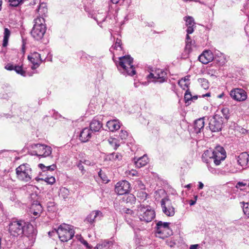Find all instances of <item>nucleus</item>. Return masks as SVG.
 <instances>
[{
    "label": "nucleus",
    "mask_w": 249,
    "mask_h": 249,
    "mask_svg": "<svg viewBox=\"0 0 249 249\" xmlns=\"http://www.w3.org/2000/svg\"><path fill=\"white\" fill-rule=\"evenodd\" d=\"M191 45H192V40L191 39L189 36V35H186V46L185 47V51L189 53L191 51Z\"/></svg>",
    "instance_id": "obj_30"
},
{
    "label": "nucleus",
    "mask_w": 249,
    "mask_h": 249,
    "mask_svg": "<svg viewBox=\"0 0 249 249\" xmlns=\"http://www.w3.org/2000/svg\"><path fill=\"white\" fill-rule=\"evenodd\" d=\"M38 167L42 170V171L45 172L46 168V166L44 165L43 164L40 163L38 164Z\"/></svg>",
    "instance_id": "obj_52"
},
{
    "label": "nucleus",
    "mask_w": 249,
    "mask_h": 249,
    "mask_svg": "<svg viewBox=\"0 0 249 249\" xmlns=\"http://www.w3.org/2000/svg\"><path fill=\"white\" fill-rule=\"evenodd\" d=\"M185 81L184 80H179L178 81V85L184 89L185 90L186 89H188L189 85L190 84L189 81H187V83H185Z\"/></svg>",
    "instance_id": "obj_41"
},
{
    "label": "nucleus",
    "mask_w": 249,
    "mask_h": 249,
    "mask_svg": "<svg viewBox=\"0 0 249 249\" xmlns=\"http://www.w3.org/2000/svg\"><path fill=\"white\" fill-rule=\"evenodd\" d=\"M103 216V213L100 211H93L88 215L84 221L94 226L95 221L100 220Z\"/></svg>",
    "instance_id": "obj_15"
},
{
    "label": "nucleus",
    "mask_w": 249,
    "mask_h": 249,
    "mask_svg": "<svg viewBox=\"0 0 249 249\" xmlns=\"http://www.w3.org/2000/svg\"><path fill=\"white\" fill-rule=\"evenodd\" d=\"M31 212L35 216H37L39 215L41 212H37V211L31 210Z\"/></svg>",
    "instance_id": "obj_53"
},
{
    "label": "nucleus",
    "mask_w": 249,
    "mask_h": 249,
    "mask_svg": "<svg viewBox=\"0 0 249 249\" xmlns=\"http://www.w3.org/2000/svg\"><path fill=\"white\" fill-rule=\"evenodd\" d=\"M112 48H113L115 50H118V48H120V50H121L122 49L121 40L117 38L116 39L115 44Z\"/></svg>",
    "instance_id": "obj_37"
},
{
    "label": "nucleus",
    "mask_w": 249,
    "mask_h": 249,
    "mask_svg": "<svg viewBox=\"0 0 249 249\" xmlns=\"http://www.w3.org/2000/svg\"><path fill=\"white\" fill-rule=\"evenodd\" d=\"M23 0H8L11 6L17 7L22 2Z\"/></svg>",
    "instance_id": "obj_38"
},
{
    "label": "nucleus",
    "mask_w": 249,
    "mask_h": 249,
    "mask_svg": "<svg viewBox=\"0 0 249 249\" xmlns=\"http://www.w3.org/2000/svg\"><path fill=\"white\" fill-rule=\"evenodd\" d=\"M223 95H224V93H222V94H220L218 95L217 96V97H218V98H222V97L223 96Z\"/></svg>",
    "instance_id": "obj_63"
},
{
    "label": "nucleus",
    "mask_w": 249,
    "mask_h": 249,
    "mask_svg": "<svg viewBox=\"0 0 249 249\" xmlns=\"http://www.w3.org/2000/svg\"><path fill=\"white\" fill-rule=\"evenodd\" d=\"M98 175L100 177V178L102 179V180L104 182H107L108 180L107 179V177L106 175L102 171V170H100L98 172Z\"/></svg>",
    "instance_id": "obj_43"
},
{
    "label": "nucleus",
    "mask_w": 249,
    "mask_h": 249,
    "mask_svg": "<svg viewBox=\"0 0 249 249\" xmlns=\"http://www.w3.org/2000/svg\"><path fill=\"white\" fill-rule=\"evenodd\" d=\"M112 245V242L110 241H104L97 245L95 249H108Z\"/></svg>",
    "instance_id": "obj_27"
},
{
    "label": "nucleus",
    "mask_w": 249,
    "mask_h": 249,
    "mask_svg": "<svg viewBox=\"0 0 249 249\" xmlns=\"http://www.w3.org/2000/svg\"><path fill=\"white\" fill-rule=\"evenodd\" d=\"M130 183L126 180L119 181L115 185V191L119 195H125L128 193Z\"/></svg>",
    "instance_id": "obj_14"
},
{
    "label": "nucleus",
    "mask_w": 249,
    "mask_h": 249,
    "mask_svg": "<svg viewBox=\"0 0 249 249\" xmlns=\"http://www.w3.org/2000/svg\"><path fill=\"white\" fill-rule=\"evenodd\" d=\"M55 234H57V229H54L53 230L48 232V235L50 237H52Z\"/></svg>",
    "instance_id": "obj_50"
},
{
    "label": "nucleus",
    "mask_w": 249,
    "mask_h": 249,
    "mask_svg": "<svg viewBox=\"0 0 249 249\" xmlns=\"http://www.w3.org/2000/svg\"><path fill=\"white\" fill-rule=\"evenodd\" d=\"M137 196L142 199H145L147 196V194L143 190H140L138 192Z\"/></svg>",
    "instance_id": "obj_36"
},
{
    "label": "nucleus",
    "mask_w": 249,
    "mask_h": 249,
    "mask_svg": "<svg viewBox=\"0 0 249 249\" xmlns=\"http://www.w3.org/2000/svg\"><path fill=\"white\" fill-rule=\"evenodd\" d=\"M30 198L32 202L31 210L37 211V212H42V208L41 204L37 200L38 196L37 194L36 193L31 194Z\"/></svg>",
    "instance_id": "obj_17"
},
{
    "label": "nucleus",
    "mask_w": 249,
    "mask_h": 249,
    "mask_svg": "<svg viewBox=\"0 0 249 249\" xmlns=\"http://www.w3.org/2000/svg\"><path fill=\"white\" fill-rule=\"evenodd\" d=\"M241 204H242V207L243 209V212L244 214L247 216H249V204L248 202L245 203L244 201L241 202Z\"/></svg>",
    "instance_id": "obj_31"
},
{
    "label": "nucleus",
    "mask_w": 249,
    "mask_h": 249,
    "mask_svg": "<svg viewBox=\"0 0 249 249\" xmlns=\"http://www.w3.org/2000/svg\"><path fill=\"white\" fill-rule=\"evenodd\" d=\"M189 76H186L184 77L183 78H182L180 80H184L185 82V83H187V81H189Z\"/></svg>",
    "instance_id": "obj_57"
},
{
    "label": "nucleus",
    "mask_w": 249,
    "mask_h": 249,
    "mask_svg": "<svg viewBox=\"0 0 249 249\" xmlns=\"http://www.w3.org/2000/svg\"><path fill=\"white\" fill-rule=\"evenodd\" d=\"M128 136V133L126 131L122 130L119 133V137L121 140H125Z\"/></svg>",
    "instance_id": "obj_42"
},
{
    "label": "nucleus",
    "mask_w": 249,
    "mask_h": 249,
    "mask_svg": "<svg viewBox=\"0 0 249 249\" xmlns=\"http://www.w3.org/2000/svg\"><path fill=\"white\" fill-rule=\"evenodd\" d=\"M102 124L97 120L93 119L90 124L89 128L92 132L99 131L102 127Z\"/></svg>",
    "instance_id": "obj_23"
},
{
    "label": "nucleus",
    "mask_w": 249,
    "mask_h": 249,
    "mask_svg": "<svg viewBox=\"0 0 249 249\" xmlns=\"http://www.w3.org/2000/svg\"><path fill=\"white\" fill-rule=\"evenodd\" d=\"M215 60L219 63L220 65H223L225 63V59L224 57L221 58L220 60H218L215 58Z\"/></svg>",
    "instance_id": "obj_49"
},
{
    "label": "nucleus",
    "mask_w": 249,
    "mask_h": 249,
    "mask_svg": "<svg viewBox=\"0 0 249 249\" xmlns=\"http://www.w3.org/2000/svg\"><path fill=\"white\" fill-rule=\"evenodd\" d=\"M10 31L8 28H5L4 31V36L2 43L3 47H5L7 46L9 38L10 36Z\"/></svg>",
    "instance_id": "obj_28"
},
{
    "label": "nucleus",
    "mask_w": 249,
    "mask_h": 249,
    "mask_svg": "<svg viewBox=\"0 0 249 249\" xmlns=\"http://www.w3.org/2000/svg\"><path fill=\"white\" fill-rule=\"evenodd\" d=\"M198 59L202 63L206 64L213 59V55L210 51H205L199 55Z\"/></svg>",
    "instance_id": "obj_18"
},
{
    "label": "nucleus",
    "mask_w": 249,
    "mask_h": 249,
    "mask_svg": "<svg viewBox=\"0 0 249 249\" xmlns=\"http://www.w3.org/2000/svg\"><path fill=\"white\" fill-rule=\"evenodd\" d=\"M231 97L234 100L242 102L247 98V92L242 89L236 88L232 89L230 91Z\"/></svg>",
    "instance_id": "obj_13"
},
{
    "label": "nucleus",
    "mask_w": 249,
    "mask_h": 249,
    "mask_svg": "<svg viewBox=\"0 0 249 249\" xmlns=\"http://www.w3.org/2000/svg\"><path fill=\"white\" fill-rule=\"evenodd\" d=\"M83 244L85 245L87 247L90 248V247L89 246V244L86 241H84L83 242Z\"/></svg>",
    "instance_id": "obj_59"
},
{
    "label": "nucleus",
    "mask_w": 249,
    "mask_h": 249,
    "mask_svg": "<svg viewBox=\"0 0 249 249\" xmlns=\"http://www.w3.org/2000/svg\"><path fill=\"white\" fill-rule=\"evenodd\" d=\"M192 99H193V96L191 94L190 91H189L188 89H187L184 95V100L185 101V103L189 102Z\"/></svg>",
    "instance_id": "obj_39"
},
{
    "label": "nucleus",
    "mask_w": 249,
    "mask_h": 249,
    "mask_svg": "<svg viewBox=\"0 0 249 249\" xmlns=\"http://www.w3.org/2000/svg\"><path fill=\"white\" fill-rule=\"evenodd\" d=\"M198 82L204 89H208L209 82L207 79L205 78H199L198 79Z\"/></svg>",
    "instance_id": "obj_32"
},
{
    "label": "nucleus",
    "mask_w": 249,
    "mask_h": 249,
    "mask_svg": "<svg viewBox=\"0 0 249 249\" xmlns=\"http://www.w3.org/2000/svg\"><path fill=\"white\" fill-rule=\"evenodd\" d=\"M75 233L73 226L63 223L57 229V235L62 242H67L71 239Z\"/></svg>",
    "instance_id": "obj_5"
},
{
    "label": "nucleus",
    "mask_w": 249,
    "mask_h": 249,
    "mask_svg": "<svg viewBox=\"0 0 249 249\" xmlns=\"http://www.w3.org/2000/svg\"><path fill=\"white\" fill-rule=\"evenodd\" d=\"M14 71L18 74L22 76H25V71L22 69V66H15Z\"/></svg>",
    "instance_id": "obj_35"
},
{
    "label": "nucleus",
    "mask_w": 249,
    "mask_h": 249,
    "mask_svg": "<svg viewBox=\"0 0 249 249\" xmlns=\"http://www.w3.org/2000/svg\"><path fill=\"white\" fill-rule=\"evenodd\" d=\"M211 96V93L210 92H208V93H207L206 94H203L202 95V97H210Z\"/></svg>",
    "instance_id": "obj_60"
},
{
    "label": "nucleus",
    "mask_w": 249,
    "mask_h": 249,
    "mask_svg": "<svg viewBox=\"0 0 249 249\" xmlns=\"http://www.w3.org/2000/svg\"><path fill=\"white\" fill-rule=\"evenodd\" d=\"M108 142L113 147L114 149H117V148L119 146L120 144L118 143V141L115 138H110L108 139Z\"/></svg>",
    "instance_id": "obj_34"
},
{
    "label": "nucleus",
    "mask_w": 249,
    "mask_h": 249,
    "mask_svg": "<svg viewBox=\"0 0 249 249\" xmlns=\"http://www.w3.org/2000/svg\"><path fill=\"white\" fill-rule=\"evenodd\" d=\"M137 214L142 221L146 223L151 221L155 217V213L149 207L140 205L137 209Z\"/></svg>",
    "instance_id": "obj_7"
},
{
    "label": "nucleus",
    "mask_w": 249,
    "mask_h": 249,
    "mask_svg": "<svg viewBox=\"0 0 249 249\" xmlns=\"http://www.w3.org/2000/svg\"><path fill=\"white\" fill-rule=\"evenodd\" d=\"M44 180L50 184H53L55 181L54 177L52 176L50 178H46Z\"/></svg>",
    "instance_id": "obj_44"
},
{
    "label": "nucleus",
    "mask_w": 249,
    "mask_h": 249,
    "mask_svg": "<svg viewBox=\"0 0 249 249\" xmlns=\"http://www.w3.org/2000/svg\"><path fill=\"white\" fill-rule=\"evenodd\" d=\"M29 60L33 64L31 67L32 69L34 70L39 67L42 60L41 58L40 54L37 52H34L29 55Z\"/></svg>",
    "instance_id": "obj_16"
},
{
    "label": "nucleus",
    "mask_w": 249,
    "mask_h": 249,
    "mask_svg": "<svg viewBox=\"0 0 249 249\" xmlns=\"http://www.w3.org/2000/svg\"><path fill=\"white\" fill-rule=\"evenodd\" d=\"M223 120L222 117L218 114H215L209 122V128L212 132H219L223 127Z\"/></svg>",
    "instance_id": "obj_10"
},
{
    "label": "nucleus",
    "mask_w": 249,
    "mask_h": 249,
    "mask_svg": "<svg viewBox=\"0 0 249 249\" xmlns=\"http://www.w3.org/2000/svg\"><path fill=\"white\" fill-rule=\"evenodd\" d=\"M7 228L10 235L14 237L24 235L33 239L37 233L32 224L21 219H13L9 222Z\"/></svg>",
    "instance_id": "obj_1"
},
{
    "label": "nucleus",
    "mask_w": 249,
    "mask_h": 249,
    "mask_svg": "<svg viewBox=\"0 0 249 249\" xmlns=\"http://www.w3.org/2000/svg\"><path fill=\"white\" fill-rule=\"evenodd\" d=\"M119 0H111V1H112V3H117L118 2H119Z\"/></svg>",
    "instance_id": "obj_62"
},
{
    "label": "nucleus",
    "mask_w": 249,
    "mask_h": 249,
    "mask_svg": "<svg viewBox=\"0 0 249 249\" xmlns=\"http://www.w3.org/2000/svg\"><path fill=\"white\" fill-rule=\"evenodd\" d=\"M191 186V185L190 184H188L185 186V188H190Z\"/></svg>",
    "instance_id": "obj_64"
},
{
    "label": "nucleus",
    "mask_w": 249,
    "mask_h": 249,
    "mask_svg": "<svg viewBox=\"0 0 249 249\" xmlns=\"http://www.w3.org/2000/svg\"><path fill=\"white\" fill-rule=\"evenodd\" d=\"M226 158V152L221 146H217L213 150L210 149L205 151L201 157L202 161L207 164L209 171L214 174H217L218 170L213 166V164L220 165Z\"/></svg>",
    "instance_id": "obj_2"
},
{
    "label": "nucleus",
    "mask_w": 249,
    "mask_h": 249,
    "mask_svg": "<svg viewBox=\"0 0 249 249\" xmlns=\"http://www.w3.org/2000/svg\"><path fill=\"white\" fill-rule=\"evenodd\" d=\"M133 161L136 167L138 168L142 167L147 164L148 162V159L146 155L137 158L135 157Z\"/></svg>",
    "instance_id": "obj_21"
},
{
    "label": "nucleus",
    "mask_w": 249,
    "mask_h": 249,
    "mask_svg": "<svg viewBox=\"0 0 249 249\" xmlns=\"http://www.w3.org/2000/svg\"><path fill=\"white\" fill-rule=\"evenodd\" d=\"M205 125L204 118H199L195 122L194 129L196 133H198L200 132L201 129L204 128Z\"/></svg>",
    "instance_id": "obj_25"
},
{
    "label": "nucleus",
    "mask_w": 249,
    "mask_h": 249,
    "mask_svg": "<svg viewBox=\"0 0 249 249\" xmlns=\"http://www.w3.org/2000/svg\"><path fill=\"white\" fill-rule=\"evenodd\" d=\"M93 132L89 127H85L81 131L79 139L82 142H86L91 138Z\"/></svg>",
    "instance_id": "obj_20"
},
{
    "label": "nucleus",
    "mask_w": 249,
    "mask_h": 249,
    "mask_svg": "<svg viewBox=\"0 0 249 249\" xmlns=\"http://www.w3.org/2000/svg\"><path fill=\"white\" fill-rule=\"evenodd\" d=\"M147 78L148 79H150V78L155 79V73L154 74L152 72L150 73V74L147 75Z\"/></svg>",
    "instance_id": "obj_54"
},
{
    "label": "nucleus",
    "mask_w": 249,
    "mask_h": 249,
    "mask_svg": "<svg viewBox=\"0 0 249 249\" xmlns=\"http://www.w3.org/2000/svg\"><path fill=\"white\" fill-rule=\"evenodd\" d=\"M204 185L201 182H198V189H202L203 188Z\"/></svg>",
    "instance_id": "obj_56"
},
{
    "label": "nucleus",
    "mask_w": 249,
    "mask_h": 249,
    "mask_svg": "<svg viewBox=\"0 0 249 249\" xmlns=\"http://www.w3.org/2000/svg\"><path fill=\"white\" fill-rule=\"evenodd\" d=\"M246 185H247L246 183H245L243 182H238L236 184V187L237 188H239L241 190H243V187Z\"/></svg>",
    "instance_id": "obj_46"
},
{
    "label": "nucleus",
    "mask_w": 249,
    "mask_h": 249,
    "mask_svg": "<svg viewBox=\"0 0 249 249\" xmlns=\"http://www.w3.org/2000/svg\"><path fill=\"white\" fill-rule=\"evenodd\" d=\"M110 160H120L122 159V155L119 153H112L107 156Z\"/></svg>",
    "instance_id": "obj_29"
},
{
    "label": "nucleus",
    "mask_w": 249,
    "mask_h": 249,
    "mask_svg": "<svg viewBox=\"0 0 249 249\" xmlns=\"http://www.w3.org/2000/svg\"><path fill=\"white\" fill-rule=\"evenodd\" d=\"M17 178L22 181L28 182L31 180L32 171L30 165L27 163L21 164L16 169Z\"/></svg>",
    "instance_id": "obj_6"
},
{
    "label": "nucleus",
    "mask_w": 249,
    "mask_h": 249,
    "mask_svg": "<svg viewBox=\"0 0 249 249\" xmlns=\"http://www.w3.org/2000/svg\"><path fill=\"white\" fill-rule=\"evenodd\" d=\"M133 62V58L127 55L120 57L119 61L116 62V65L118 70L124 75L133 76L136 73Z\"/></svg>",
    "instance_id": "obj_3"
},
{
    "label": "nucleus",
    "mask_w": 249,
    "mask_h": 249,
    "mask_svg": "<svg viewBox=\"0 0 249 249\" xmlns=\"http://www.w3.org/2000/svg\"><path fill=\"white\" fill-rule=\"evenodd\" d=\"M169 222H163L159 221L156 224V236L164 239L172 234V231L170 228Z\"/></svg>",
    "instance_id": "obj_8"
},
{
    "label": "nucleus",
    "mask_w": 249,
    "mask_h": 249,
    "mask_svg": "<svg viewBox=\"0 0 249 249\" xmlns=\"http://www.w3.org/2000/svg\"><path fill=\"white\" fill-rule=\"evenodd\" d=\"M61 193H64L65 194V195L63 196L64 198L67 197V196H68V193H69L68 189L64 188L62 190H61Z\"/></svg>",
    "instance_id": "obj_51"
},
{
    "label": "nucleus",
    "mask_w": 249,
    "mask_h": 249,
    "mask_svg": "<svg viewBox=\"0 0 249 249\" xmlns=\"http://www.w3.org/2000/svg\"><path fill=\"white\" fill-rule=\"evenodd\" d=\"M33 154L39 157H46L52 153V148L50 146L39 143L32 145Z\"/></svg>",
    "instance_id": "obj_9"
},
{
    "label": "nucleus",
    "mask_w": 249,
    "mask_h": 249,
    "mask_svg": "<svg viewBox=\"0 0 249 249\" xmlns=\"http://www.w3.org/2000/svg\"><path fill=\"white\" fill-rule=\"evenodd\" d=\"M163 213L167 216H173L175 213V209L168 197L162 198L160 201Z\"/></svg>",
    "instance_id": "obj_11"
},
{
    "label": "nucleus",
    "mask_w": 249,
    "mask_h": 249,
    "mask_svg": "<svg viewBox=\"0 0 249 249\" xmlns=\"http://www.w3.org/2000/svg\"><path fill=\"white\" fill-rule=\"evenodd\" d=\"M46 4L44 3H41L38 8V12L39 14L43 15L47 12Z\"/></svg>",
    "instance_id": "obj_33"
},
{
    "label": "nucleus",
    "mask_w": 249,
    "mask_h": 249,
    "mask_svg": "<svg viewBox=\"0 0 249 249\" xmlns=\"http://www.w3.org/2000/svg\"><path fill=\"white\" fill-rule=\"evenodd\" d=\"M56 168V166L54 164H53L52 165L46 166V168L45 169V171H54Z\"/></svg>",
    "instance_id": "obj_45"
},
{
    "label": "nucleus",
    "mask_w": 249,
    "mask_h": 249,
    "mask_svg": "<svg viewBox=\"0 0 249 249\" xmlns=\"http://www.w3.org/2000/svg\"><path fill=\"white\" fill-rule=\"evenodd\" d=\"M15 67V66H14L12 64H8L7 65H6L5 66V68L7 70L12 71V70H14Z\"/></svg>",
    "instance_id": "obj_48"
},
{
    "label": "nucleus",
    "mask_w": 249,
    "mask_h": 249,
    "mask_svg": "<svg viewBox=\"0 0 249 249\" xmlns=\"http://www.w3.org/2000/svg\"><path fill=\"white\" fill-rule=\"evenodd\" d=\"M198 245L197 244L192 245L190 247V249H197Z\"/></svg>",
    "instance_id": "obj_55"
},
{
    "label": "nucleus",
    "mask_w": 249,
    "mask_h": 249,
    "mask_svg": "<svg viewBox=\"0 0 249 249\" xmlns=\"http://www.w3.org/2000/svg\"><path fill=\"white\" fill-rule=\"evenodd\" d=\"M34 24L31 31V36L36 40L41 39L46 31L45 20L42 17H38L34 20Z\"/></svg>",
    "instance_id": "obj_4"
},
{
    "label": "nucleus",
    "mask_w": 249,
    "mask_h": 249,
    "mask_svg": "<svg viewBox=\"0 0 249 249\" xmlns=\"http://www.w3.org/2000/svg\"><path fill=\"white\" fill-rule=\"evenodd\" d=\"M184 20L185 21L186 26L187 27V35L192 34L194 31V28L196 27L193 18L191 16H186L184 18Z\"/></svg>",
    "instance_id": "obj_19"
},
{
    "label": "nucleus",
    "mask_w": 249,
    "mask_h": 249,
    "mask_svg": "<svg viewBox=\"0 0 249 249\" xmlns=\"http://www.w3.org/2000/svg\"><path fill=\"white\" fill-rule=\"evenodd\" d=\"M107 126L110 131H114L120 128V123L118 120H110L107 123Z\"/></svg>",
    "instance_id": "obj_24"
},
{
    "label": "nucleus",
    "mask_w": 249,
    "mask_h": 249,
    "mask_svg": "<svg viewBox=\"0 0 249 249\" xmlns=\"http://www.w3.org/2000/svg\"><path fill=\"white\" fill-rule=\"evenodd\" d=\"M232 160L237 162L238 165L243 169H246L249 166V155L247 152H242L238 156L232 155Z\"/></svg>",
    "instance_id": "obj_12"
},
{
    "label": "nucleus",
    "mask_w": 249,
    "mask_h": 249,
    "mask_svg": "<svg viewBox=\"0 0 249 249\" xmlns=\"http://www.w3.org/2000/svg\"><path fill=\"white\" fill-rule=\"evenodd\" d=\"M155 79H157V82L160 83H163L166 80V73L164 71L158 69L155 71Z\"/></svg>",
    "instance_id": "obj_22"
},
{
    "label": "nucleus",
    "mask_w": 249,
    "mask_h": 249,
    "mask_svg": "<svg viewBox=\"0 0 249 249\" xmlns=\"http://www.w3.org/2000/svg\"><path fill=\"white\" fill-rule=\"evenodd\" d=\"M77 167H78L79 169L82 172H83V174L84 173V166L82 165V161L80 160L77 164Z\"/></svg>",
    "instance_id": "obj_47"
},
{
    "label": "nucleus",
    "mask_w": 249,
    "mask_h": 249,
    "mask_svg": "<svg viewBox=\"0 0 249 249\" xmlns=\"http://www.w3.org/2000/svg\"><path fill=\"white\" fill-rule=\"evenodd\" d=\"M196 200H191L190 201L189 204L191 206H192V205H194L196 203Z\"/></svg>",
    "instance_id": "obj_58"
},
{
    "label": "nucleus",
    "mask_w": 249,
    "mask_h": 249,
    "mask_svg": "<svg viewBox=\"0 0 249 249\" xmlns=\"http://www.w3.org/2000/svg\"><path fill=\"white\" fill-rule=\"evenodd\" d=\"M221 112L223 116V117L226 119L228 120L229 118V109L226 107L221 109Z\"/></svg>",
    "instance_id": "obj_40"
},
{
    "label": "nucleus",
    "mask_w": 249,
    "mask_h": 249,
    "mask_svg": "<svg viewBox=\"0 0 249 249\" xmlns=\"http://www.w3.org/2000/svg\"><path fill=\"white\" fill-rule=\"evenodd\" d=\"M83 163H84V164H87V165L90 164V162L89 160H85L83 162Z\"/></svg>",
    "instance_id": "obj_61"
},
{
    "label": "nucleus",
    "mask_w": 249,
    "mask_h": 249,
    "mask_svg": "<svg viewBox=\"0 0 249 249\" xmlns=\"http://www.w3.org/2000/svg\"><path fill=\"white\" fill-rule=\"evenodd\" d=\"M136 198L132 194H128L124 196L123 201L126 203L133 204L136 202Z\"/></svg>",
    "instance_id": "obj_26"
}]
</instances>
